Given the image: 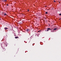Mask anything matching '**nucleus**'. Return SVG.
<instances>
[{"mask_svg": "<svg viewBox=\"0 0 61 61\" xmlns=\"http://www.w3.org/2000/svg\"><path fill=\"white\" fill-rule=\"evenodd\" d=\"M47 30H51V31H52V29H50V28H48L47 29Z\"/></svg>", "mask_w": 61, "mask_h": 61, "instance_id": "f257e3e1", "label": "nucleus"}, {"mask_svg": "<svg viewBox=\"0 0 61 61\" xmlns=\"http://www.w3.org/2000/svg\"><path fill=\"white\" fill-rule=\"evenodd\" d=\"M7 0H3V2H6Z\"/></svg>", "mask_w": 61, "mask_h": 61, "instance_id": "f03ea898", "label": "nucleus"}, {"mask_svg": "<svg viewBox=\"0 0 61 61\" xmlns=\"http://www.w3.org/2000/svg\"><path fill=\"white\" fill-rule=\"evenodd\" d=\"M26 31L27 32H29V30L28 29H27Z\"/></svg>", "mask_w": 61, "mask_h": 61, "instance_id": "7ed1b4c3", "label": "nucleus"}, {"mask_svg": "<svg viewBox=\"0 0 61 61\" xmlns=\"http://www.w3.org/2000/svg\"><path fill=\"white\" fill-rule=\"evenodd\" d=\"M4 28H5V30H6V29H8V28H7L5 27Z\"/></svg>", "mask_w": 61, "mask_h": 61, "instance_id": "20e7f679", "label": "nucleus"}, {"mask_svg": "<svg viewBox=\"0 0 61 61\" xmlns=\"http://www.w3.org/2000/svg\"><path fill=\"white\" fill-rule=\"evenodd\" d=\"M56 29H57V28H54V30H56Z\"/></svg>", "mask_w": 61, "mask_h": 61, "instance_id": "39448f33", "label": "nucleus"}, {"mask_svg": "<svg viewBox=\"0 0 61 61\" xmlns=\"http://www.w3.org/2000/svg\"><path fill=\"white\" fill-rule=\"evenodd\" d=\"M4 49H2V52H4Z\"/></svg>", "mask_w": 61, "mask_h": 61, "instance_id": "423d86ee", "label": "nucleus"}, {"mask_svg": "<svg viewBox=\"0 0 61 61\" xmlns=\"http://www.w3.org/2000/svg\"><path fill=\"white\" fill-rule=\"evenodd\" d=\"M15 38H18V37H15Z\"/></svg>", "mask_w": 61, "mask_h": 61, "instance_id": "0eeeda50", "label": "nucleus"}, {"mask_svg": "<svg viewBox=\"0 0 61 61\" xmlns=\"http://www.w3.org/2000/svg\"><path fill=\"white\" fill-rule=\"evenodd\" d=\"M4 15H6V13H5L4 14Z\"/></svg>", "mask_w": 61, "mask_h": 61, "instance_id": "6e6552de", "label": "nucleus"}, {"mask_svg": "<svg viewBox=\"0 0 61 61\" xmlns=\"http://www.w3.org/2000/svg\"><path fill=\"white\" fill-rule=\"evenodd\" d=\"M45 14H47V12H45Z\"/></svg>", "mask_w": 61, "mask_h": 61, "instance_id": "1a4fd4ad", "label": "nucleus"}, {"mask_svg": "<svg viewBox=\"0 0 61 61\" xmlns=\"http://www.w3.org/2000/svg\"><path fill=\"white\" fill-rule=\"evenodd\" d=\"M59 15H61V13Z\"/></svg>", "mask_w": 61, "mask_h": 61, "instance_id": "9d476101", "label": "nucleus"}, {"mask_svg": "<svg viewBox=\"0 0 61 61\" xmlns=\"http://www.w3.org/2000/svg\"><path fill=\"white\" fill-rule=\"evenodd\" d=\"M49 31V30H46V31Z\"/></svg>", "mask_w": 61, "mask_h": 61, "instance_id": "9b49d317", "label": "nucleus"}, {"mask_svg": "<svg viewBox=\"0 0 61 61\" xmlns=\"http://www.w3.org/2000/svg\"><path fill=\"white\" fill-rule=\"evenodd\" d=\"M54 2H56V1H55V0H54Z\"/></svg>", "mask_w": 61, "mask_h": 61, "instance_id": "f8f14e48", "label": "nucleus"}, {"mask_svg": "<svg viewBox=\"0 0 61 61\" xmlns=\"http://www.w3.org/2000/svg\"><path fill=\"white\" fill-rule=\"evenodd\" d=\"M6 5H7V6H8V4H7Z\"/></svg>", "mask_w": 61, "mask_h": 61, "instance_id": "ddd939ff", "label": "nucleus"}, {"mask_svg": "<svg viewBox=\"0 0 61 61\" xmlns=\"http://www.w3.org/2000/svg\"><path fill=\"white\" fill-rule=\"evenodd\" d=\"M27 11H29V10H28Z\"/></svg>", "mask_w": 61, "mask_h": 61, "instance_id": "4468645a", "label": "nucleus"}, {"mask_svg": "<svg viewBox=\"0 0 61 61\" xmlns=\"http://www.w3.org/2000/svg\"><path fill=\"white\" fill-rule=\"evenodd\" d=\"M40 32V31H38V32Z\"/></svg>", "mask_w": 61, "mask_h": 61, "instance_id": "2eb2a0df", "label": "nucleus"}, {"mask_svg": "<svg viewBox=\"0 0 61 61\" xmlns=\"http://www.w3.org/2000/svg\"><path fill=\"white\" fill-rule=\"evenodd\" d=\"M61 1V0H60L59 1H60H60Z\"/></svg>", "mask_w": 61, "mask_h": 61, "instance_id": "dca6fc26", "label": "nucleus"}, {"mask_svg": "<svg viewBox=\"0 0 61 61\" xmlns=\"http://www.w3.org/2000/svg\"><path fill=\"white\" fill-rule=\"evenodd\" d=\"M22 15H24L23 14H22Z\"/></svg>", "mask_w": 61, "mask_h": 61, "instance_id": "f3484780", "label": "nucleus"}, {"mask_svg": "<svg viewBox=\"0 0 61 61\" xmlns=\"http://www.w3.org/2000/svg\"><path fill=\"white\" fill-rule=\"evenodd\" d=\"M45 7H46V6H45Z\"/></svg>", "mask_w": 61, "mask_h": 61, "instance_id": "a211bd4d", "label": "nucleus"}, {"mask_svg": "<svg viewBox=\"0 0 61 61\" xmlns=\"http://www.w3.org/2000/svg\"><path fill=\"white\" fill-rule=\"evenodd\" d=\"M59 3L60 4V2Z\"/></svg>", "mask_w": 61, "mask_h": 61, "instance_id": "6ab92c4d", "label": "nucleus"}, {"mask_svg": "<svg viewBox=\"0 0 61 61\" xmlns=\"http://www.w3.org/2000/svg\"><path fill=\"white\" fill-rule=\"evenodd\" d=\"M51 32H52V31H51Z\"/></svg>", "mask_w": 61, "mask_h": 61, "instance_id": "aec40b11", "label": "nucleus"}]
</instances>
